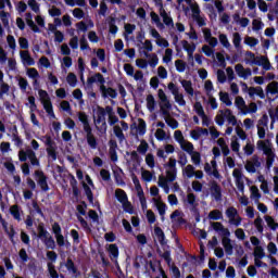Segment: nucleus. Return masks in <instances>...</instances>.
I'll return each instance as SVG.
<instances>
[{
  "mask_svg": "<svg viewBox=\"0 0 278 278\" xmlns=\"http://www.w3.org/2000/svg\"><path fill=\"white\" fill-rule=\"evenodd\" d=\"M26 75L30 78V79H38V77H40V74L38 73V70H36V67H30L27 70Z\"/></svg>",
  "mask_w": 278,
  "mask_h": 278,
  "instance_id": "obj_49",
  "label": "nucleus"
},
{
  "mask_svg": "<svg viewBox=\"0 0 278 278\" xmlns=\"http://www.w3.org/2000/svg\"><path fill=\"white\" fill-rule=\"evenodd\" d=\"M182 173L186 175V177H188V179H192V177H194V166L190 164L187 165Z\"/></svg>",
  "mask_w": 278,
  "mask_h": 278,
  "instance_id": "obj_46",
  "label": "nucleus"
},
{
  "mask_svg": "<svg viewBox=\"0 0 278 278\" xmlns=\"http://www.w3.org/2000/svg\"><path fill=\"white\" fill-rule=\"evenodd\" d=\"M66 81L71 88H75V86H77V75H75V73H70L66 77Z\"/></svg>",
  "mask_w": 278,
  "mask_h": 278,
  "instance_id": "obj_37",
  "label": "nucleus"
},
{
  "mask_svg": "<svg viewBox=\"0 0 278 278\" xmlns=\"http://www.w3.org/2000/svg\"><path fill=\"white\" fill-rule=\"evenodd\" d=\"M166 179L169 184H173L177 179V169H166Z\"/></svg>",
  "mask_w": 278,
  "mask_h": 278,
  "instance_id": "obj_39",
  "label": "nucleus"
},
{
  "mask_svg": "<svg viewBox=\"0 0 278 278\" xmlns=\"http://www.w3.org/2000/svg\"><path fill=\"white\" fill-rule=\"evenodd\" d=\"M232 177H235V184L239 192H244V174H242V169L235 168L232 172Z\"/></svg>",
  "mask_w": 278,
  "mask_h": 278,
  "instance_id": "obj_11",
  "label": "nucleus"
},
{
  "mask_svg": "<svg viewBox=\"0 0 278 278\" xmlns=\"http://www.w3.org/2000/svg\"><path fill=\"white\" fill-rule=\"evenodd\" d=\"M218 233L223 237L222 244L225 249L226 255H233V245L231 244V240L229 238V236H231V232L224 227Z\"/></svg>",
  "mask_w": 278,
  "mask_h": 278,
  "instance_id": "obj_6",
  "label": "nucleus"
},
{
  "mask_svg": "<svg viewBox=\"0 0 278 278\" xmlns=\"http://www.w3.org/2000/svg\"><path fill=\"white\" fill-rule=\"evenodd\" d=\"M190 155L193 164H195V166H199V164H201V153L193 151V153H191Z\"/></svg>",
  "mask_w": 278,
  "mask_h": 278,
  "instance_id": "obj_61",
  "label": "nucleus"
},
{
  "mask_svg": "<svg viewBox=\"0 0 278 278\" xmlns=\"http://www.w3.org/2000/svg\"><path fill=\"white\" fill-rule=\"evenodd\" d=\"M122 205L126 214H134V205L131 204V202H129V200L127 202L122 203Z\"/></svg>",
  "mask_w": 278,
  "mask_h": 278,
  "instance_id": "obj_60",
  "label": "nucleus"
},
{
  "mask_svg": "<svg viewBox=\"0 0 278 278\" xmlns=\"http://www.w3.org/2000/svg\"><path fill=\"white\" fill-rule=\"evenodd\" d=\"M154 236L157 238L161 247H166L168 244V240H166V235L164 230L160 228V226L154 227Z\"/></svg>",
  "mask_w": 278,
  "mask_h": 278,
  "instance_id": "obj_15",
  "label": "nucleus"
},
{
  "mask_svg": "<svg viewBox=\"0 0 278 278\" xmlns=\"http://www.w3.org/2000/svg\"><path fill=\"white\" fill-rule=\"evenodd\" d=\"M210 191L215 201H223V188L218 182H216V180L212 181Z\"/></svg>",
  "mask_w": 278,
  "mask_h": 278,
  "instance_id": "obj_12",
  "label": "nucleus"
},
{
  "mask_svg": "<svg viewBox=\"0 0 278 278\" xmlns=\"http://www.w3.org/2000/svg\"><path fill=\"white\" fill-rule=\"evenodd\" d=\"M100 177L102 181H112V174H110V170L108 169H101Z\"/></svg>",
  "mask_w": 278,
  "mask_h": 278,
  "instance_id": "obj_54",
  "label": "nucleus"
},
{
  "mask_svg": "<svg viewBox=\"0 0 278 278\" xmlns=\"http://www.w3.org/2000/svg\"><path fill=\"white\" fill-rule=\"evenodd\" d=\"M48 273L51 278H60V274L55 269V265H53V263H48Z\"/></svg>",
  "mask_w": 278,
  "mask_h": 278,
  "instance_id": "obj_41",
  "label": "nucleus"
},
{
  "mask_svg": "<svg viewBox=\"0 0 278 278\" xmlns=\"http://www.w3.org/2000/svg\"><path fill=\"white\" fill-rule=\"evenodd\" d=\"M77 179L75 178L74 175H71L70 176V186L72 188V191H73V197L75 199H79V187H77Z\"/></svg>",
  "mask_w": 278,
  "mask_h": 278,
  "instance_id": "obj_18",
  "label": "nucleus"
},
{
  "mask_svg": "<svg viewBox=\"0 0 278 278\" xmlns=\"http://www.w3.org/2000/svg\"><path fill=\"white\" fill-rule=\"evenodd\" d=\"M155 138H156V140L162 142V140L166 139V131L162 128H157L155 131Z\"/></svg>",
  "mask_w": 278,
  "mask_h": 278,
  "instance_id": "obj_62",
  "label": "nucleus"
},
{
  "mask_svg": "<svg viewBox=\"0 0 278 278\" xmlns=\"http://www.w3.org/2000/svg\"><path fill=\"white\" fill-rule=\"evenodd\" d=\"M187 203L191 205L192 210H197V207H199V203H197V195L194 193H189L187 195Z\"/></svg>",
  "mask_w": 278,
  "mask_h": 278,
  "instance_id": "obj_33",
  "label": "nucleus"
},
{
  "mask_svg": "<svg viewBox=\"0 0 278 278\" xmlns=\"http://www.w3.org/2000/svg\"><path fill=\"white\" fill-rule=\"evenodd\" d=\"M115 198L118 201V203H127L129 201V198L127 197V192L123 189H116L115 190Z\"/></svg>",
  "mask_w": 278,
  "mask_h": 278,
  "instance_id": "obj_19",
  "label": "nucleus"
},
{
  "mask_svg": "<svg viewBox=\"0 0 278 278\" xmlns=\"http://www.w3.org/2000/svg\"><path fill=\"white\" fill-rule=\"evenodd\" d=\"M219 42L223 45V47H225V49H229V47H231V43H229V39L225 34L219 35Z\"/></svg>",
  "mask_w": 278,
  "mask_h": 278,
  "instance_id": "obj_58",
  "label": "nucleus"
},
{
  "mask_svg": "<svg viewBox=\"0 0 278 278\" xmlns=\"http://www.w3.org/2000/svg\"><path fill=\"white\" fill-rule=\"evenodd\" d=\"M226 216L227 218H236V216H238V208L233 207V206H229L226 210Z\"/></svg>",
  "mask_w": 278,
  "mask_h": 278,
  "instance_id": "obj_53",
  "label": "nucleus"
},
{
  "mask_svg": "<svg viewBox=\"0 0 278 278\" xmlns=\"http://www.w3.org/2000/svg\"><path fill=\"white\" fill-rule=\"evenodd\" d=\"M116 20L114 17L111 18V22L109 23V31L110 34H112L113 36H116V34H118V26H116Z\"/></svg>",
  "mask_w": 278,
  "mask_h": 278,
  "instance_id": "obj_43",
  "label": "nucleus"
},
{
  "mask_svg": "<svg viewBox=\"0 0 278 278\" xmlns=\"http://www.w3.org/2000/svg\"><path fill=\"white\" fill-rule=\"evenodd\" d=\"M159 186L160 188H163L166 192V194H168L169 192V188H168V179L165 178L164 176H160L159 177Z\"/></svg>",
  "mask_w": 278,
  "mask_h": 278,
  "instance_id": "obj_38",
  "label": "nucleus"
},
{
  "mask_svg": "<svg viewBox=\"0 0 278 278\" xmlns=\"http://www.w3.org/2000/svg\"><path fill=\"white\" fill-rule=\"evenodd\" d=\"M147 108L150 112H153V110H155V98L153 97V94H149L147 97Z\"/></svg>",
  "mask_w": 278,
  "mask_h": 278,
  "instance_id": "obj_42",
  "label": "nucleus"
},
{
  "mask_svg": "<svg viewBox=\"0 0 278 278\" xmlns=\"http://www.w3.org/2000/svg\"><path fill=\"white\" fill-rule=\"evenodd\" d=\"M106 251L109 253V257L111 258V261L117 262L118 255H121L118 245L116 243L106 244Z\"/></svg>",
  "mask_w": 278,
  "mask_h": 278,
  "instance_id": "obj_13",
  "label": "nucleus"
},
{
  "mask_svg": "<svg viewBox=\"0 0 278 278\" xmlns=\"http://www.w3.org/2000/svg\"><path fill=\"white\" fill-rule=\"evenodd\" d=\"M42 242L47 249H51L52 251L55 249V240L51 235L46 237V239H43Z\"/></svg>",
  "mask_w": 278,
  "mask_h": 278,
  "instance_id": "obj_35",
  "label": "nucleus"
},
{
  "mask_svg": "<svg viewBox=\"0 0 278 278\" xmlns=\"http://www.w3.org/2000/svg\"><path fill=\"white\" fill-rule=\"evenodd\" d=\"M138 153L141 155H146L147 151H149V143H147L144 140L141 141L139 147L137 148Z\"/></svg>",
  "mask_w": 278,
  "mask_h": 278,
  "instance_id": "obj_50",
  "label": "nucleus"
},
{
  "mask_svg": "<svg viewBox=\"0 0 278 278\" xmlns=\"http://www.w3.org/2000/svg\"><path fill=\"white\" fill-rule=\"evenodd\" d=\"M172 60H173V49L167 48L165 50V55L163 56V62L165 64H168L169 62H172Z\"/></svg>",
  "mask_w": 278,
  "mask_h": 278,
  "instance_id": "obj_57",
  "label": "nucleus"
},
{
  "mask_svg": "<svg viewBox=\"0 0 278 278\" xmlns=\"http://www.w3.org/2000/svg\"><path fill=\"white\" fill-rule=\"evenodd\" d=\"M210 220H223V212L219 210H213L208 213Z\"/></svg>",
  "mask_w": 278,
  "mask_h": 278,
  "instance_id": "obj_30",
  "label": "nucleus"
},
{
  "mask_svg": "<svg viewBox=\"0 0 278 278\" xmlns=\"http://www.w3.org/2000/svg\"><path fill=\"white\" fill-rule=\"evenodd\" d=\"M34 176L42 192H49V182H47V175H45V172L35 170Z\"/></svg>",
  "mask_w": 278,
  "mask_h": 278,
  "instance_id": "obj_7",
  "label": "nucleus"
},
{
  "mask_svg": "<svg viewBox=\"0 0 278 278\" xmlns=\"http://www.w3.org/2000/svg\"><path fill=\"white\" fill-rule=\"evenodd\" d=\"M146 164L149 168H155V156L151 153L146 155Z\"/></svg>",
  "mask_w": 278,
  "mask_h": 278,
  "instance_id": "obj_45",
  "label": "nucleus"
},
{
  "mask_svg": "<svg viewBox=\"0 0 278 278\" xmlns=\"http://www.w3.org/2000/svg\"><path fill=\"white\" fill-rule=\"evenodd\" d=\"M267 92H269V94H278V83L277 81H273L267 86Z\"/></svg>",
  "mask_w": 278,
  "mask_h": 278,
  "instance_id": "obj_52",
  "label": "nucleus"
},
{
  "mask_svg": "<svg viewBox=\"0 0 278 278\" xmlns=\"http://www.w3.org/2000/svg\"><path fill=\"white\" fill-rule=\"evenodd\" d=\"M113 132H114V136L117 137L119 142H125L126 138H125V134L123 132V128H121L118 125H115L113 127Z\"/></svg>",
  "mask_w": 278,
  "mask_h": 278,
  "instance_id": "obj_24",
  "label": "nucleus"
},
{
  "mask_svg": "<svg viewBox=\"0 0 278 278\" xmlns=\"http://www.w3.org/2000/svg\"><path fill=\"white\" fill-rule=\"evenodd\" d=\"M18 160L20 162H25L29 160L31 166H40V160L36 156V152L31 150V148L26 149V151L21 150L18 152Z\"/></svg>",
  "mask_w": 278,
  "mask_h": 278,
  "instance_id": "obj_5",
  "label": "nucleus"
},
{
  "mask_svg": "<svg viewBox=\"0 0 278 278\" xmlns=\"http://www.w3.org/2000/svg\"><path fill=\"white\" fill-rule=\"evenodd\" d=\"M29 86V81L26 80L24 77H20L18 79V87L22 92H27V87Z\"/></svg>",
  "mask_w": 278,
  "mask_h": 278,
  "instance_id": "obj_51",
  "label": "nucleus"
},
{
  "mask_svg": "<svg viewBox=\"0 0 278 278\" xmlns=\"http://www.w3.org/2000/svg\"><path fill=\"white\" fill-rule=\"evenodd\" d=\"M182 45V49L185 51H187L189 59L192 60V58H194V51H197V46L194 43H192L190 46V43L188 42V40H182L181 41Z\"/></svg>",
  "mask_w": 278,
  "mask_h": 278,
  "instance_id": "obj_17",
  "label": "nucleus"
},
{
  "mask_svg": "<svg viewBox=\"0 0 278 278\" xmlns=\"http://www.w3.org/2000/svg\"><path fill=\"white\" fill-rule=\"evenodd\" d=\"M265 220L271 231H276L278 229V223H275V218H273V216H265Z\"/></svg>",
  "mask_w": 278,
  "mask_h": 278,
  "instance_id": "obj_40",
  "label": "nucleus"
},
{
  "mask_svg": "<svg viewBox=\"0 0 278 278\" xmlns=\"http://www.w3.org/2000/svg\"><path fill=\"white\" fill-rule=\"evenodd\" d=\"M174 99H175L176 103H178V105H180L181 108H184L186 105V100L184 99L182 93H176V96H174Z\"/></svg>",
  "mask_w": 278,
  "mask_h": 278,
  "instance_id": "obj_64",
  "label": "nucleus"
},
{
  "mask_svg": "<svg viewBox=\"0 0 278 278\" xmlns=\"http://www.w3.org/2000/svg\"><path fill=\"white\" fill-rule=\"evenodd\" d=\"M18 257L23 262V264H27V262H29V255L27 254V250H25V248H22L20 250Z\"/></svg>",
  "mask_w": 278,
  "mask_h": 278,
  "instance_id": "obj_48",
  "label": "nucleus"
},
{
  "mask_svg": "<svg viewBox=\"0 0 278 278\" xmlns=\"http://www.w3.org/2000/svg\"><path fill=\"white\" fill-rule=\"evenodd\" d=\"M10 212H11V216H13L15 220L21 222V211L18 210V205H13Z\"/></svg>",
  "mask_w": 278,
  "mask_h": 278,
  "instance_id": "obj_47",
  "label": "nucleus"
},
{
  "mask_svg": "<svg viewBox=\"0 0 278 278\" xmlns=\"http://www.w3.org/2000/svg\"><path fill=\"white\" fill-rule=\"evenodd\" d=\"M137 130L139 136H144V134H147V122L143 118H138Z\"/></svg>",
  "mask_w": 278,
  "mask_h": 278,
  "instance_id": "obj_29",
  "label": "nucleus"
},
{
  "mask_svg": "<svg viewBox=\"0 0 278 278\" xmlns=\"http://www.w3.org/2000/svg\"><path fill=\"white\" fill-rule=\"evenodd\" d=\"M156 210L159 211L160 216H164L166 214V204L161 200L153 199Z\"/></svg>",
  "mask_w": 278,
  "mask_h": 278,
  "instance_id": "obj_25",
  "label": "nucleus"
},
{
  "mask_svg": "<svg viewBox=\"0 0 278 278\" xmlns=\"http://www.w3.org/2000/svg\"><path fill=\"white\" fill-rule=\"evenodd\" d=\"M264 27V23L260 20L252 21V29L253 31H260Z\"/></svg>",
  "mask_w": 278,
  "mask_h": 278,
  "instance_id": "obj_63",
  "label": "nucleus"
},
{
  "mask_svg": "<svg viewBox=\"0 0 278 278\" xmlns=\"http://www.w3.org/2000/svg\"><path fill=\"white\" fill-rule=\"evenodd\" d=\"M103 116H108L105 113V109L103 106L98 105L97 106V119H94L96 125H101V118Z\"/></svg>",
  "mask_w": 278,
  "mask_h": 278,
  "instance_id": "obj_27",
  "label": "nucleus"
},
{
  "mask_svg": "<svg viewBox=\"0 0 278 278\" xmlns=\"http://www.w3.org/2000/svg\"><path fill=\"white\" fill-rule=\"evenodd\" d=\"M28 5H29L30 10H33V12H35V14H38V12H40V4L37 3L36 0H28Z\"/></svg>",
  "mask_w": 278,
  "mask_h": 278,
  "instance_id": "obj_59",
  "label": "nucleus"
},
{
  "mask_svg": "<svg viewBox=\"0 0 278 278\" xmlns=\"http://www.w3.org/2000/svg\"><path fill=\"white\" fill-rule=\"evenodd\" d=\"M175 66L178 73H184L186 71V62H184V60H176Z\"/></svg>",
  "mask_w": 278,
  "mask_h": 278,
  "instance_id": "obj_55",
  "label": "nucleus"
},
{
  "mask_svg": "<svg viewBox=\"0 0 278 278\" xmlns=\"http://www.w3.org/2000/svg\"><path fill=\"white\" fill-rule=\"evenodd\" d=\"M43 110L47 112L48 116H50V118L55 119V112H53V103H51V100H48L47 102H43L42 104Z\"/></svg>",
  "mask_w": 278,
  "mask_h": 278,
  "instance_id": "obj_21",
  "label": "nucleus"
},
{
  "mask_svg": "<svg viewBox=\"0 0 278 278\" xmlns=\"http://www.w3.org/2000/svg\"><path fill=\"white\" fill-rule=\"evenodd\" d=\"M83 188L89 203H94V193H92V189H90V186H88L86 182H83Z\"/></svg>",
  "mask_w": 278,
  "mask_h": 278,
  "instance_id": "obj_23",
  "label": "nucleus"
},
{
  "mask_svg": "<svg viewBox=\"0 0 278 278\" xmlns=\"http://www.w3.org/2000/svg\"><path fill=\"white\" fill-rule=\"evenodd\" d=\"M256 147L258 151H263L264 155H266V168L270 169L273 168V164H275V157H277V154H275V151H273V148L268 144H266V141L258 140L256 143Z\"/></svg>",
  "mask_w": 278,
  "mask_h": 278,
  "instance_id": "obj_3",
  "label": "nucleus"
},
{
  "mask_svg": "<svg viewBox=\"0 0 278 278\" xmlns=\"http://www.w3.org/2000/svg\"><path fill=\"white\" fill-rule=\"evenodd\" d=\"M138 197L141 204L142 210H147V198L144 197V191L142 190V187L139 188Z\"/></svg>",
  "mask_w": 278,
  "mask_h": 278,
  "instance_id": "obj_44",
  "label": "nucleus"
},
{
  "mask_svg": "<svg viewBox=\"0 0 278 278\" xmlns=\"http://www.w3.org/2000/svg\"><path fill=\"white\" fill-rule=\"evenodd\" d=\"M253 255H254V258L256 260H264V257H266V252H264V248L255 247Z\"/></svg>",
  "mask_w": 278,
  "mask_h": 278,
  "instance_id": "obj_34",
  "label": "nucleus"
},
{
  "mask_svg": "<svg viewBox=\"0 0 278 278\" xmlns=\"http://www.w3.org/2000/svg\"><path fill=\"white\" fill-rule=\"evenodd\" d=\"M63 266H65L67 273H70V275H74V277H79V275H81L79 269H77V265H75V262L71 257H68L66 262L60 263V268H63Z\"/></svg>",
  "mask_w": 278,
  "mask_h": 278,
  "instance_id": "obj_9",
  "label": "nucleus"
},
{
  "mask_svg": "<svg viewBox=\"0 0 278 278\" xmlns=\"http://www.w3.org/2000/svg\"><path fill=\"white\" fill-rule=\"evenodd\" d=\"M4 74L0 72V99L3 100L4 94L10 93V85L3 80Z\"/></svg>",
  "mask_w": 278,
  "mask_h": 278,
  "instance_id": "obj_16",
  "label": "nucleus"
},
{
  "mask_svg": "<svg viewBox=\"0 0 278 278\" xmlns=\"http://www.w3.org/2000/svg\"><path fill=\"white\" fill-rule=\"evenodd\" d=\"M160 16H162L163 18V23L167 26V27H173L174 22H173V17L168 16V13H166V10L165 11H161L160 12Z\"/></svg>",
  "mask_w": 278,
  "mask_h": 278,
  "instance_id": "obj_26",
  "label": "nucleus"
},
{
  "mask_svg": "<svg viewBox=\"0 0 278 278\" xmlns=\"http://www.w3.org/2000/svg\"><path fill=\"white\" fill-rule=\"evenodd\" d=\"M37 230H38V238L40 240H45L48 238V236H51L49 231L45 228V224L42 223L38 225Z\"/></svg>",
  "mask_w": 278,
  "mask_h": 278,
  "instance_id": "obj_22",
  "label": "nucleus"
},
{
  "mask_svg": "<svg viewBox=\"0 0 278 278\" xmlns=\"http://www.w3.org/2000/svg\"><path fill=\"white\" fill-rule=\"evenodd\" d=\"M20 58L25 66H34L36 64V61L34 58H31V54H29V51H21Z\"/></svg>",
  "mask_w": 278,
  "mask_h": 278,
  "instance_id": "obj_14",
  "label": "nucleus"
},
{
  "mask_svg": "<svg viewBox=\"0 0 278 278\" xmlns=\"http://www.w3.org/2000/svg\"><path fill=\"white\" fill-rule=\"evenodd\" d=\"M180 84L184 88V90L187 92V94H190V97H194V88H192V81L182 79L180 80Z\"/></svg>",
  "mask_w": 278,
  "mask_h": 278,
  "instance_id": "obj_20",
  "label": "nucleus"
},
{
  "mask_svg": "<svg viewBox=\"0 0 278 278\" xmlns=\"http://www.w3.org/2000/svg\"><path fill=\"white\" fill-rule=\"evenodd\" d=\"M180 148L182 149V151H186V153H188L189 155L194 153V144H192V142L190 141H184L180 144Z\"/></svg>",
  "mask_w": 278,
  "mask_h": 278,
  "instance_id": "obj_28",
  "label": "nucleus"
},
{
  "mask_svg": "<svg viewBox=\"0 0 278 278\" xmlns=\"http://www.w3.org/2000/svg\"><path fill=\"white\" fill-rule=\"evenodd\" d=\"M193 110L195 112V114H198V116H200L201 118L205 115V110H203V104H201V102H195L193 105Z\"/></svg>",
  "mask_w": 278,
  "mask_h": 278,
  "instance_id": "obj_36",
  "label": "nucleus"
},
{
  "mask_svg": "<svg viewBox=\"0 0 278 278\" xmlns=\"http://www.w3.org/2000/svg\"><path fill=\"white\" fill-rule=\"evenodd\" d=\"M41 140H46L45 141V144L47 147L46 153L49 160H51L52 162H55V160H58V146L53 141V138H51V136L49 135H46V136H42Z\"/></svg>",
  "mask_w": 278,
  "mask_h": 278,
  "instance_id": "obj_4",
  "label": "nucleus"
},
{
  "mask_svg": "<svg viewBox=\"0 0 278 278\" xmlns=\"http://www.w3.org/2000/svg\"><path fill=\"white\" fill-rule=\"evenodd\" d=\"M52 233L54 235L58 247H65L66 242L64 241V235H62V226H60V223L54 222L52 224Z\"/></svg>",
  "mask_w": 278,
  "mask_h": 278,
  "instance_id": "obj_8",
  "label": "nucleus"
},
{
  "mask_svg": "<svg viewBox=\"0 0 278 278\" xmlns=\"http://www.w3.org/2000/svg\"><path fill=\"white\" fill-rule=\"evenodd\" d=\"M245 64H255V66H263L264 71H270L273 66L270 65V61L266 56H257V60H249L245 59Z\"/></svg>",
  "mask_w": 278,
  "mask_h": 278,
  "instance_id": "obj_10",
  "label": "nucleus"
},
{
  "mask_svg": "<svg viewBox=\"0 0 278 278\" xmlns=\"http://www.w3.org/2000/svg\"><path fill=\"white\" fill-rule=\"evenodd\" d=\"M216 58H217L220 68H227V61H225V54L217 52Z\"/></svg>",
  "mask_w": 278,
  "mask_h": 278,
  "instance_id": "obj_56",
  "label": "nucleus"
},
{
  "mask_svg": "<svg viewBox=\"0 0 278 278\" xmlns=\"http://www.w3.org/2000/svg\"><path fill=\"white\" fill-rule=\"evenodd\" d=\"M77 116L79 123L83 124V129L86 134L88 147H90L92 150H96L99 147V140L94 136V132H92V126H90V119L88 117V114H86V112H78Z\"/></svg>",
  "mask_w": 278,
  "mask_h": 278,
  "instance_id": "obj_2",
  "label": "nucleus"
},
{
  "mask_svg": "<svg viewBox=\"0 0 278 278\" xmlns=\"http://www.w3.org/2000/svg\"><path fill=\"white\" fill-rule=\"evenodd\" d=\"M219 101H222V103H225V105H227L228 108L232 105L231 98H229V93L227 92H219Z\"/></svg>",
  "mask_w": 278,
  "mask_h": 278,
  "instance_id": "obj_31",
  "label": "nucleus"
},
{
  "mask_svg": "<svg viewBox=\"0 0 278 278\" xmlns=\"http://www.w3.org/2000/svg\"><path fill=\"white\" fill-rule=\"evenodd\" d=\"M97 81L98 84H101L100 92L103 99H108V97L111 99H116V97H118L116 89L105 87V78L101 75V73H96L93 76L87 78V88L92 89V84H97Z\"/></svg>",
  "mask_w": 278,
  "mask_h": 278,
  "instance_id": "obj_1",
  "label": "nucleus"
},
{
  "mask_svg": "<svg viewBox=\"0 0 278 278\" xmlns=\"http://www.w3.org/2000/svg\"><path fill=\"white\" fill-rule=\"evenodd\" d=\"M163 104H161V112L163 114V116H170V112H168V110H170V108H173V105L170 104V101H164L162 102Z\"/></svg>",
  "mask_w": 278,
  "mask_h": 278,
  "instance_id": "obj_32",
  "label": "nucleus"
}]
</instances>
